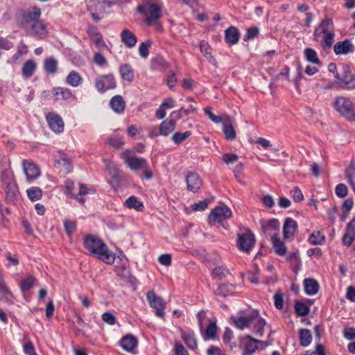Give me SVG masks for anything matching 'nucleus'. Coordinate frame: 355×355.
Masks as SVG:
<instances>
[{
    "label": "nucleus",
    "mask_w": 355,
    "mask_h": 355,
    "mask_svg": "<svg viewBox=\"0 0 355 355\" xmlns=\"http://www.w3.org/2000/svg\"><path fill=\"white\" fill-rule=\"evenodd\" d=\"M161 7L159 0H144L143 3L137 6V10L145 17L146 24L150 25L161 17Z\"/></svg>",
    "instance_id": "3"
},
{
    "label": "nucleus",
    "mask_w": 355,
    "mask_h": 355,
    "mask_svg": "<svg viewBox=\"0 0 355 355\" xmlns=\"http://www.w3.org/2000/svg\"><path fill=\"white\" fill-rule=\"evenodd\" d=\"M58 62L52 58H49L46 59L44 62V69L46 71L50 73H55L57 71Z\"/></svg>",
    "instance_id": "51"
},
{
    "label": "nucleus",
    "mask_w": 355,
    "mask_h": 355,
    "mask_svg": "<svg viewBox=\"0 0 355 355\" xmlns=\"http://www.w3.org/2000/svg\"><path fill=\"white\" fill-rule=\"evenodd\" d=\"M88 34L89 35L91 40L98 46H105V44L103 40L102 35L97 31L96 28L94 26H91L88 28Z\"/></svg>",
    "instance_id": "41"
},
{
    "label": "nucleus",
    "mask_w": 355,
    "mask_h": 355,
    "mask_svg": "<svg viewBox=\"0 0 355 355\" xmlns=\"http://www.w3.org/2000/svg\"><path fill=\"white\" fill-rule=\"evenodd\" d=\"M35 281V279L32 276H29L23 279L20 283V288L21 291H26L29 290L33 286Z\"/></svg>",
    "instance_id": "57"
},
{
    "label": "nucleus",
    "mask_w": 355,
    "mask_h": 355,
    "mask_svg": "<svg viewBox=\"0 0 355 355\" xmlns=\"http://www.w3.org/2000/svg\"><path fill=\"white\" fill-rule=\"evenodd\" d=\"M304 291L308 295H313L316 294L319 290V284L318 282L313 279H305L304 280Z\"/></svg>",
    "instance_id": "30"
},
{
    "label": "nucleus",
    "mask_w": 355,
    "mask_h": 355,
    "mask_svg": "<svg viewBox=\"0 0 355 355\" xmlns=\"http://www.w3.org/2000/svg\"><path fill=\"white\" fill-rule=\"evenodd\" d=\"M345 175L348 179V182L355 193V162L351 164L345 169Z\"/></svg>",
    "instance_id": "46"
},
{
    "label": "nucleus",
    "mask_w": 355,
    "mask_h": 355,
    "mask_svg": "<svg viewBox=\"0 0 355 355\" xmlns=\"http://www.w3.org/2000/svg\"><path fill=\"white\" fill-rule=\"evenodd\" d=\"M234 325L239 329L243 330L252 327V312L245 316L232 317Z\"/></svg>",
    "instance_id": "20"
},
{
    "label": "nucleus",
    "mask_w": 355,
    "mask_h": 355,
    "mask_svg": "<svg viewBox=\"0 0 355 355\" xmlns=\"http://www.w3.org/2000/svg\"><path fill=\"white\" fill-rule=\"evenodd\" d=\"M295 310L297 315L305 316L309 312V307L302 302H297L295 306Z\"/></svg>",
    "instance_id": "54"
},
{
    "label": "nucleus",
    "mask_w": 355,
    "mask_h": 355,
    "mask_svg": "<svg viewBox=\"0 0 355 355\" xmlns=\"http://www.w3.org/2000/svg\"><path fill=\"white\" fill-rule=\"evenodd\" d=\"M107 143L109 145H110L111 146H112L115 148H120L124 144V141H123V139L121 137H110L108 139Z\"/></svg>",
    "instance_id": "58"
},
{
    "label": "nucleus",
    "mask_w": 355,
    "mask_h": 355,
    "mask_svg": "<svg viewBox=\"0 0 355 355\" xmlns=\"http://www.w3.org/2000/svg\"><path fill=\"white\" fill-rule=\"evenodd\" d=\"M23 348L24 353L27 355H37L35 347L31 341L26 342L23 345Z\"/></svg>",
    "instance_id": "63"
},
{
    "label": "nucleus",
    "mask_w": 355,
    "mask_h": 355,
    "mask_svg": "<svg viewBox=\"0 0 355 355\" xmlns=\"http://www.w3.org/2000/svg\"><path fill=\"white\" fill-rule=\"evenodd\" d=\"M176 121L174 119L163 121L159 125V134L162 136H168L175 128Z\"/></svg>",
    "instance_id": "25"
},
{
    "label": "nucleus",
    "mask_w": 355,
    "mask_h": 355,
    "mask_svg": "<svg viewBox=\"0 0 355 355\" xmlns=\"http://www.w3.org/2000/svg\"><path fill=\"white\" fill-rule=\"evenodd\" d=\"M27 196L31 201L37 200L42 196V191L40 188L33 187L26 190Z\"/></svg>",
    "instance_id": "49"
},
{
    "label": "nucleus",
    "mask_w": 355,
    "mask_h": 355,
    "mask_svg": "<svg viewBox=\"0 0 355 355\" xmlns=\"http://www.w3.org/2000/svg\"><path fill=\"white\" fill-rule=\"evenodd\" d=\"M36 63L33 60H27L22 66L21 68V73L22 76L26 78H30L31 77L35 69H36Z\"/></svg>",
    "instance_id": "37"
},
{
    "label": "nucleus",
    "mask_w": 355,
    "mask_h": 355,
    "mask_svg": "<svg viewBox=\"0 0 355 355\" xmlns=\"http://www.w3.org/2000/svg\"><path fill=\"white\" fill-rule=\"evenodd\" d=\"M111 108L116 113H121L125 109V102L122 96H114L110 101Z\"/></svg>",
    "instance_id": "33"
},
{
    "label": "nucleus",
    "mask_w": 355,
    "mask_h": 355,
    "mask_svg": "<svg viewBox=\"0 0 355 355\" xmlns=\"http://www.w3.org/2000/svg\"><path fill=\"white\" fill-rule=\"evenodd\" d=\"M226 42L230 44H235L239 40V33L234 26H231L225 31Z\"/></svg>",
    "instance_id": "35"
},
{
    "label": "nucleus",
    "mask_w": 355,
    "mask_h": 355,
    "mask_svg": "<svg viewBox=\"0 0 355 355\" xmlns=\"http://www.w3.org/2000/svg\"><path fill=\"white\" fill-rule=\"evenodd\" d=\"M313 38L322 49H327L332 46L334 41V26L333 20L325 16L321 22L315 28Z\"/></svg>",
    "instance_id": "2"
},
{
    "label": "nucleus",
    "mask_w": 355,
    "mask_h": 355,
    "mask_svg": "<svg viewBox=\"0 0 355 355\" xmlns=\"http://www.w3.org/2000/svg\"><path fill=\"white\" fill-rule=\"evenodd\" d=\"M24 173L28 183H32L37 179L41 171L39 166L31 160L24 159L21 162Z\"/></svg>",
    "instance_id": "12"
},
{
    "label": "nucleus",
    "mask_w": 355,
    "mask_h": 355,
    "mask_svg": "<svg viewBox=\"0 0 355 355\" xmlns=\"http://www.w3.org/2000/svg\"><path fill=\"white\" fill-rule=\"evenodd\" d=\"M252 326H253L259 336L263 335V329L266 326V322L259 315L258 313L255 311L252 312Z\"/></svg>",
    "instance_id": "26"
},
{
    "label": "nucleus",
    "mask_w": 355,
    "mask_h": 355,
    "mask_svg": "<svg viewBox=\"0 0 355 355\" xmlns=\"http://www.w3.org/2000/svg\"><path fill=\"white\" fill-rule=\"evenodd\" d=\"M12 297V294L6 284L2 275L0 274V300L9 301Z\"/></svg>",
    "instance_id": "42"
},
{
    "label": "nucleus",
    "mask_w": 355,
    "mask_h": 355,
    "mask_svg": "<svg viewBox=\"0 0 355 355\" xmlns=\"http://www.w3.org/2000/svg\"><path fill=\"white\" fill-rule=\"evenodd\" d=\"M207 355H227L224 350L216 346L209 347L207 349Z\"/></svg>",
    "instance_id": "64"
},
{
    "label": "nucleus",
    "mask_w": 355,
    "mask_h": 355,
    "mask_svg": "<svg viewBox=\"0 0 355 355\" xmlns=\"http://www.w3.org/2000/svg\"><path fill=\"white\" fill-rule=\"evenodd\" d=\"M223 131L226 139L231 141L235 139L236 131L233 127L232 119L228 116H225V120L223 121Z\"/></svg>",
    "instance_id": "21"
},
{
    "label": "nucleus",
    "mask_w": 355,
    "mask_h": 355,
    "mask_svg": "<svg viewBox=\"0 0 355 355\" xmlns=\"http://www.w3.org/2000/svg\"><path fill=\"white\" fill-rule=\"evenodd\" d=\"M121 42L128 48L135 46L137 39L130 31L123 30L121 33Z\"/></svg>",
    "instance_id": "27"
},
{
    "label": "nucleus",
    "mask_w": 355,
    "mask_h": 355,
    "mask_svg": "<svg viewBox=\"0 0 355 355\" xmlns=\"http://www.w3.org/2000/svg\"><path fill=\"white\" fill-rule=\"evenodd\" d=\"M297 228V222L291 218L286 219L284 227L283 234L285 239H289L294 236Z\"/></svg>",
    "instance_id": "23"
},
{
    "label": "nucleus",
    "mask_w": 355,
    "mask_h": 355,
    "mask_svg": "<svg viewBox=\"0 0 355 355\" xmlns=\"http://www.w3.org/2000/svg\"><path fill=\"white\" fill-rule=\"evenodd\" d=\"M324 241V236L320 232H313L309 238V242L312 245H321Z\"/></svg>",
    "instance_id": "53"
},
{
    "label": "nucleus",
    "mask_w": 355,
    "mask_h": 355,
    "mask_svg": "<svg viewBox=\"0 0 355 355\" xmlns=\"http://www.w3.org/2000/svg\"><path fill=\"white\" fill-rule=\"evenodd\" d=\"M234 287L231 284H221L216 290L215 293L216 296L225 297L233 293Z\"/></svg>",
    "instance_id": "43"
},
{
    "label": "nucleus",
    "mask_w": 355,
    "mask_h": 355,
    "mask_svg": "<svg viewBox=\"0 0 355 355\" xmlns=\"http://www.w3.org/2000/svg\"><path fill=\"white\" fill-rule=\"evenodd\" d=\"M54 167L57 168L60 173L67 175L72 171V159L65 153L59 151L55 159Z\"/></svg>",
    "instance_id": "11"
},
{
    "label": "nucleus",
    "mask_w": 355,
    "mask_h": 355,
    "mask_svg": "<svg viewBox=\"0 0 355 355\" xmlns=\"http://www.w3.org/2000/svg\"><path fill=\"white\" fill-rule=\"evenodd\" d=\"M259 268L257 265H254L253 269L251 271H248L245 274V278L252 284H259Z\"/></svg>",
    "instance_id": "48"
},
{
    "label": "nucleus",
    "mask_w": 355,
    "mask_h": 355,
    "mask_svg": "<svg viewBox=\"0 0 355 355\" xmlns=\"http://www.w3.org/2000/svg\"><path fill=\"white\" fill-rule=\"evenodd\" d=\"M231 209L225 205L216 207L209 215V222L211 224L221 223L232 217Z\"/></svg>",
    "instance_id": "10"
},
{
    "label": "nucleus",
    "mask_w": 355,
    "mask_h": 355,
    "mask_svg": "<svg viewBox=\"0 0 355 355\" xmlns=\"http://www.w3.org/2000/svg\"><path fill=\"white\" fill-rule=\"evenodd\" d=\"M50 128L56 133L62 132L64 130V121L60 116L55 113H48L46 116Z\"/></svg>",
    "instance_id": "16"
},
{
    "label": "nucleus",
    "mask_w": 355,
    "mask_h": 355,
    "mask_svg": "<svg viewBox=\"0 0 355 355\" xmlns=\"http://www.w3.org/2000/svg\"><path fill=\"white\" fill-rule=\"evenodd\" d=\"M335 193L337 196L344 198L347 195L348 189L345 184L340 183L336 187Z\"/></svg>",
    "instance_id": "60"
},
{
    "label": "nucleus",
    "mask_w": 355,
    "mask_h": 355,
    "mask_svg": "<svg viewBox=\"0 0 355 355\" xmlns=\"http://www.w3.org/2000/svg\"><path fill=\"white\" fill-rule=\"evenodd\" d=\"M103 162L105 164L106 170L112 178L118 180L119 178L118 165L116 163L105 159H103Z\"/></svg>",
    "instance_id": "36"
},
{
    "label": "nucleus",
    "mask_w": 355,
    "mask_h": 355,
    "mask_svg": "<svg viewBox=\"0 0 355 355\" xmlns=\"http://www.w3.org/2000/svg\"><path fill=\"white\" fill-rule=\"evenodd\" d=\"M355 240V217L347 225L346 232L343 237V243L346 246H350Z\"/></svg>",
    "instance_id": "19"
},
{
    "label": "nucleus",
    "mask_w": 355,
    "mask_h": 355,
    "mask_svg": "<svg viewBox=\"0 0 355 355\" xmlns=\"http://www.w3.org/2000/svg\"><path fill=\"white\" fill-rule=\"evenodd\" d=\"M239 157L234 153H226L222 156V161L226 164H230L237 162Z\"/></svg>",
    "instance_id": "61"
},
{
    "label": "nucleus",
    "mask_w": 355,
    "mask_h": 355,
    "mask_svg": "<svg viewBox=\"0 0 355 355\" xmlns=\"http://www.w3.org/2000/svg\"><path fill=\"white\" fill-rule=\"evenodd\" d=\"M204 112H205V114L210 119V120L215 123H220L221 122L223 123V121L225 120L226 115H225L223 117L220 116L215 115L212 112L211 109L209 107H207L204 108Z\"/></svg>",
    "instance_id": "52"
},
{
    "label": "nucleus",
    "mask_w": 355,
    "mask_h": 355,
    "mask_svg": "<svg viewBox=\"0 0 355 355\" xmlns=\"http://www.w3.org/2000/svg\"><path fill=\"white\" fill-rule=\"evenodd\" d=\"M271 241L275 252L280 255H284L286 252L285 244L279 239L277 233L271 235Z\"/></svg>",
    "instance_id": "29"
},
{
    "label": "nucleus",
    "mask_w": 355,
    "mask_h": 355,
    "mask_svg": "<svg viewBox=\"0 0 355 355\" xmlns=\"http://www.w3.org/2000/svg\"><path fill=\"white\" fill-rule=\"evenodd\" d=\"M84 246L96 258L107 264H112L115 260V254L98 237L88 235L84 239Z\"/></svg>",
    "instance_id": "1"
},
{
    "label": "nucleus",
    "mask_w": 355,
    "mask_h": 355,
    "mask_svg": "<svg viewBox=\"0 0 355 355\" xmlns=\"http://www.w3.org/2000/svg\"><path fill=\"white\" fill-rule=\"evenodd\" d=\"M254 244L255 236L250 230H246L244 233L238 234L237 246L243 252L249 253Z\"/></svg>",
    "instance_id": "9"
},
{
    "label": "nucleus",
    "mask_w": 355,
    "mask_h": 355,
    "mask_svg": "<svg viewBox=\"0 0 355 355\" xmlns=\"http://www.w3.org/2000/svg\"><path fill=\"white\" fill-rule=\"evenodd\" d=\"M334 107L347 121L355 122V103L345 96H337L334 101Z\"/></svg>",
    "instance_id": "4"
},
{
    "label": "nucleus",
    "mask_w": 355,
    "mask_h": 355,
    "mask_svg": "<svg viewBox=\"0 0 355 355\" xmlns=\"http://www.w3.org/2000/svg\"><path fill=\"white\" fill-rule=\"evenodd\" d=\"M334 51L336 55H345L354 51V44L349 40H345L335 44Z\"/></svg>",
    "instance_id": "18"
},
{
    "label": "nucleus",
    "mask_w": 355,
    "mask_h": 355,
    "mask_svg": "<svg viewBox=\"0 0 355 355\" xmlns=\"http://www.w3.org/2000/svg\"><path fill=\"white\" fill-rule=\"evenodd\" d=\"M64 226L65 231L69 236H71L76 229V222L70 220H65L64 221Z\"/></svg>",
    "instance_id": "59"
},
{
    "label": "nucleus",
    "mask_w": 355,
    "mask_h": 355,
    "mask_svg": "<svg viewBox=\"0 0 355 355\" xmlns=\"http://www.w3.org/2000/svg\"><path fill=\"white\" fill-rule=\"evenodd\" d=\"M126 207L134 209L137 211H143L144 205L142 202L139 201L135 196H130L124 202Z\"/></svg>",
    "instance_id": "34"
},
{
    "label": "nucleus",
    "mask_w": 355,
    "mask_h": 355,
    "mask_svg": "<svg viewBox=\"0 0 355 355\" xmlns=\"http://www.w3.org/2000/svg\"><path fill=\"white\" fill-rule=\"evenodd\" d=\"M217 330L218 327L216 320L210 322L203 334L205 340L214 339L217 334Z\"/></svg>",
    "instance_id": "45"
},
{
    "label": "nucleus",
    "mask_w": 355,
    "mask_h": 355,
    "mask_svg": "<svg viewBox=\"0 0 355 355\" xmlns=\"http://www.w3.org/2000/svg\"><path fill=\"white\" fill-rule=\"evenodd\" d=\"M151 41L146 40L142 42L139 47V53L142 58H146L149 53V48L151 46Z\"/></svg>",
    "instance_id": "56"
},
{
    "label": "nucleus",
    "mask_w": 355,
    "mask_h": 355,
    "mask_svg": "<svg viewBox=\"0 0 355 355\" xmlns=\"http://www.w3.org/2000/svg\"><path fill=\"white\" fill-rule=\"evenodd\" d=\"M300 345L306 347L310 345L312 340V335L310 330L302 329L300 331Z\"/></svg>",
    "instance_id": "47"
},
{
    "label": "nucleus",
    "mask_w": 355,
    "mask_h": 355,
    "mask_svg": "<svg viewBox=\"0 0 355 355\" xmlns=\"http://www.w3.org/2000/svg\"><path fill=\"white\" fill-rule=\"evenodd\" d=\"M146 298L150 306L155 309V315L158 318H164L166 307L164 300L161 297L157 296L153 291L147 292Z\"/></svg>",
    "instance_id": "7"
},
{
    "label": "nucleus",
    "mask_w": 355,
    "mask_h": 355,
    "mask_svg": "<svg viewBox=\"0 0 355 355\" xmlns=\"http://www.w3.org/2000/svg\"><path fill=\"white\" fill-rule=\"evenodd\" d=\"M304 56L306 61L316 65H321L317 52L311 48H306L304 50Z\"/></svg>",
    "instance_id": "40"
},
{
    "label": "nucleus",
    "mask_w": 355,
    "mask_h": 355,
    "mask_svg": "<svg viewBox=\"0 0 355 355\" xmlns=\"http://www.w3.org/2000/svg\"><path fill=\"white\" fill-rule=\"evenodd\" d=\"M280 223L277 219H272L262 225V229L266 234L277 233L279 228Z\"/></svg>",
    "instance_id": "38"
},
{
    "label": "nucleus",
    "mask_w": 355,
    "mask_h": 355,
    "mask_svg": "<svg viewBox=\"0 0 355 355\" xmlns=\"http://www.w3.org/2000/svg\"><path fill=\"white\" fill-rule=\"evenodd\" d=\"M239 341V347L242 350V355H252L259 348L258 345L262 344L261 340L250 336H241Z\"/></svg>",
    "instance_id": "8"
},
{
    "label": "nucleus",
    "mask_w": 355,
    "mask_h": 355,
    "mask_svg": "<svg viewBox=\"0 0 355 355\" xmlns=\"http://www.w3.org/2000/svg\"><path fill=\"white\" fill-rule=\"evenodd\" d=\"M102 320L110 325H114L116 323V317L110 312H105L102 315Z\"/></svg>",
    "instance_id": "62"
},
{
    "label": "nucleus",
    "mask_w": 355,
    "mask_h": 355,
    "mask_svg": "<svg viewBox=\"0 0 355 355\" xmlns=\"http://www.w3.org/2000/svg\"><path fill=\"white\" fill-rule=\"evenodd\" d=\"M26 30L31 35L37 38H43L46 35L47 31L46 25L42 21H35L33 24H30L26 26Z\"/></svg>",
    "instance_id": "15"
},
{
    "label": "nucleus",
    "mask_w": 355,
    "mask_h": 355,
    "mask_svg": "<svg viewBox=\"0 0 355 355\" xmlns=\"http://www.w3.org/2000/svg\"><path fill=\"white\" fill-rule=\"evenodd\" d=\"M116 85V80L112 73L98 76L94 80L95 88L101 94L115 89Z\"/></svg>",
    "instance_id": "6"
},
{
    "label": "nucleus",
    "mask_w": 355,
    "mask_h": 355,
    "mask_svg": "<svg viewBox=\"0 0 355 355\" xmlns=\"http://www.w3.org/2000/svg\"><path fill=\"white\" fill-rule=\"evenodd\" d=\"M1 180L6 194V198L12 202L19 193L12 171L8 168L4 169L1 173Z\"/></svg>",
    "instance_id": "5"
},
{
    "label": "nucleus",
    "mask_w": 355,
    "mask_h": 355,
    "mask_svg": "<svg viewBox=\"0 0 355 355\" xmlns=\"http://www.w3.org/2000/svg\"><path fill=\"white\" fill-rule=\"evenodd\" d=\"M41 15V10L37 7H33L24 15V28L35 21H39Z\"/></svg>",
    "instance_id": "24"
},
{
    "label": "nucleus",
    "mask_w": 355,
    "mask_h": 355,
    "mask_svg": "<svg viewBox=\"0 0 355 355\" xmlns=\"http://www.w3.org/2000/svg\"><path fill=\"white\" fill-rule=\"evenodd\" d=\"M138 344L137 339L131 334L123 336L120 340L121 347L128 352H132Z\"/></svg>",
    "instance_id": "22"
},
{
    "label": "nucleus",
    "mask_w": 355,
    "mask_h": 355,
    "mask_svg": "<svg viewBox=\"0 0 355 355\" xmlns=\"http://www.w3.org/2000/svg\"><path fill=\"white\" fill-rule=\"evenodd\" d=\"M65 83L73 87H77L82 84L83 78L77 71H71L66 77Z\"/></svg>",
    "instance_id": "31"
},
{
    "label": "nucleus",
    "mask_w": 355,
    "mask_h": 355,
    "mask_svg": "<svg viewBox=\"0 0 355 355\" xmlns=\"http://www.w3.org/2000/svg\"><path fill=\"white\" fill-rule=\"evenodd\" d=\"M53 94L55 99L58 100H69L72 97V92L70 89L62 87H58L53 89Z\"/></svg>",
    "instance_id": "28"
},
{
    "label": "nucleus",
    "mask_w": 355,
    "mask_h": 355,
    "mask_svg": "<svg viewBox=\"0 0 355 355\" xmlns=\"http://www.w3.org/2000/svg\"><path fill=\"white\" fill-rule=\"evenodd\" d=\"M342 87L348 89H355V76L345 71L340 79Z\"/></svg>",
    "instance_id": "32"
},
{
    "label": "nucleus",
    "mask_w": 355,
    "mask_h": 355,
    "mask_svg": "<svg viewBox=\"0 0 355 355\" xmlns=\"http://www.w3.org/2000/svg\"><path fill=\"white\" fill-rule=\"evenodd\" d=\"M191 135V132L190 131H186L184 132H176L173 135L171 139L175 144H180Z\"/></svg>",
    "instance_id": "50"
},
{
    "label": "nucleus",
    "mask_w": 355,
    "mask_h": 355,
    "mask_svg": "<svg viewBox=\"0 0 355 355\" xmlns=\"http://www.w3.org/2000/svg\"><path fill=\"white\" fill-rule=\"evenodd\" d=\"M119 73L122 78L128 82H132L134 79V71L130 65L123 64L120 66Z\"/></svg>",
    "instance_id": "39"
},
{
    "label": "nucleus",
    "mask_w": 355,
    "mask_h": 355,
    "mask_svg": "<svg viewBox=\"0 0 355 355\" xmlns=\"http://www.w3.org/2000/svg\"><path fill=\"white\" fill-rule=\"evenodd\" d=\"M187 189L192 192H197L202 185V181L196 173H189L186 178Z\"/></svg>",
    "instance_id": "17"
},
{
    "label": "nucleus",
    "mask_w": 355,
    "mask_h": 355,
    "mask_svg": "<svg viewBox=\"0 0 355 355\" xmlns=\"http://www.w3.org/2000/svg\"><path fill=\"white\" fill-rule=\"evenodd\" d=\"M121 157L133 171L141 169L142 167L145 166L146 163V160L144 158L132 155L129 150L122 152L121 153Z\"/></svg>",
    "instance_id": "13"
},
{
    "label": "nucleus",
    "mask_w": 355,
    "mask_h": 355,
    "mask_svg": "<svg viewBox=\"0 0 355 355\" xmlns=\"http://www.w3.org/2000/svg\"><path fill=\"white\" fill-rule=\"evenodd\" d=\"M182 338L190 349H195L197 347V340L193 331H184L182 333Z\"/></svg>",
    "instance_id": "44"
},
{
    "label": "nucleus",
    "mask_w": 355,
    "mask_h": 355,
    "mask_svg": "<svg viewBox=\"0 0 355 355\" xmlns=\"http://www.w3.org/2000/svg\"><path fill=\"white\" fill-rule=\"evenodd\" d=\"M88 10L96 19V15H103L105 9L110 8L111 4L106 0H85Z\"/></svg>",
    "instance_id": "14"
},
{
    "label": "nucleus",
    "mask_w": 355,
    "mask_h": 355,
    "mask_svg": "<svg viewBox=\"0 0 355 355\" xmlns=\"http://www.w3.org/2000/svg\"><path fill=\"white\" fill-rule=\"evenodd\" d=\"M232 338L233 331L230 328H226L223 336V340L225 344H229L232 349L236 347V343L231 342Z\"/></svg>",
    "instance_id": "55"
}]
</instances>
